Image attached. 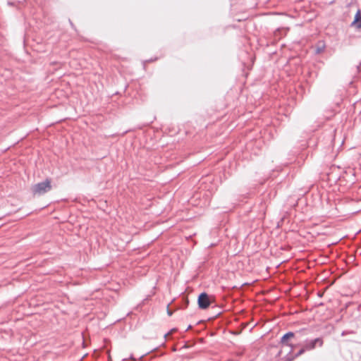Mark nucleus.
I'll return each instance as SVG.
<instances>
[{
	"mask_svg": "<svg viewBox=\"0 0 361 361\" xmlns=\"http://www.w3.org/2000/svg\"><path fill=\"white\" fill-rule=\"evenodd\" d=\"M51 189L49 180H45L43 182L37 183L32 187V191L34 195H41L49 191Z\"/></svg>",
	"mask_w": 361,
	"mask_h": 361,
	"instance_id": "obj_1",
	"label": "nucleus"
},
{
	"mask_svg": "<svg viewBox=\"0 0 361 361\" xmlns=\"http://www.w3.org/2000/svg\"><path fill=\"white\" fill-rule=\"evenodd\" d=\"M212 300V298L207 293H201L198 297V305L201 309H206L209 306Z\"/></svg>",
	"mask_w": 361,
	"mask_h": 361,
	"instance_id": "obj_2",
	"label": "nucleus"
},
{
	"mask_svg": "<svg viewBox=\"0 0 361 361\" xmlns=\"http://www.w3.org/2000/svg\"><path fill=\"white\" fill-rule=\"evenodd\" d=\"M317 345L319 346H322L323 345V340L321 338L306 341L304 344V347L307 350H312L315 348Z\"/></svg>",
	"mask_w": 361,
	"mask_h": 361,
	"instance_id": "obj_3",
	"label": "nucleus"
},
{
	"mask_svg": "<svg viewBox=\"0 0 361 361\" xmlns=\"http://www.w3.org/2000/svg\"><path fill=\"white\" fill-rule=\"evenodd\" d=\"M293 337L294 334L291 331H289L282 336L281 338V343L283 345L290 346V345L288 343V340Z\"/></svg>",
	"mask_w": 361,
	"mask_h": 361,
	"instance_id": "obj_4",
	"label": "nucleus"
},
{
	"mask_svg": "<svg viewBox=\"0 0 361 361\" xmlns=\"http://www.w3.org/2000/svg\"><path fill=\"white\" fill-rule=\"evenodd\" d=\"M351 25L355 26L357 29L361 28V13L360 10L357 11Z\"/></svg>",
	"mask_w": 361,
	"mask_h": 361,
	"instance_id": "obj_5",
	"label": "nucleus"
},
{
	"mask_svg": "<svg viewBox=\"0 0 361 361\" xmlns=\"http://www.w3.org/2000/svg\"><path fill=\"white\" fill-rule=\"evenodd\" d=\"M325 49V45L324 44L322 43L321 44H319L316 48V53L320 54L323 52Z\"/></svg>",
	"mask_w": 361,
	"mask_h": 361,
	"instance_id": "obj_6",
	"label": "nucleus"
},
{
	"mask_svg": "<svg viewBox=\"0 0 361 361\" xmlns=\"http://www.w3.org/2000/svg\"><path fill=\"white\" fill-rule=\"evenodd\" d=\"M307 350L305 349V348L303 346L302 348H301L299 352L296 354V356H299V355H301L302 353H304L305 351H306Z\"/></svg>",
	"mask_w": 361,
	"mask_h": 361,
	"instance_id": "obj_7",
	"label": "nucleus"
},
{
	"mask_svg": "<svg viewBox=\"0 0 361 361\" xmlns=\"http://www.w3.org/2000/svg\"><path fill=\"white\" fill-rule=\"evenodd\" d=\"M360 68H361V62L359 63V65L357 66V71L359 72L360 71Z\"/></svg>",
	"mask_w": 361,
	"mask_h": 361,
	"instance_id": "obj_8",
	"label": "nucleus"
},
{
	"mask_svg": "<svg viewBox=\"0 0 361 361\" xmlns=\"http://www.w3.org/2000/svg\"><path fill=\"white\" fill-rule=\"evenodd\" d=\"M168 314L169 316H171L172 314V312L171 311L168 310Z\"/></svg>",
	"mask_w": 361,
	"mask_h": 361,
	"instance_id": "obj_9",
	"label": "nucleus"
}]
</instances>
